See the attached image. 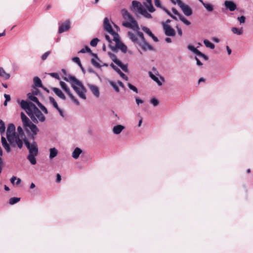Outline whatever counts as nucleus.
I'll use <instances>...</instances> for the list:
<instances>
[{
  "mask_svg": "<svg viewBox=\"0 0 253 253\" xmlns=\"http://www.w3.org/2000/svg\"><path fill=\"white\" fill-rule=\"evenodd\" d=\"M98 42H99V40L97 38L93 39L91 41V42H90V44L92 46H93V47L96 46L97 45Z\"/></svg>",
  "mask_w": 253,
  "mask_h": 253,
  "instance_id": "obj_43",
  "label": "nucleus"
},
{
  "mask_svg": "<svg viewBox=\"0 0 253 253\" xmlns=\"http://www.w3.org/2000/svg\"><path fill=\"white\" fill-rule=\"evenodd\" d=\"M113 25L114 26V28H113L109 19L107 17H106L104 19L103 22L104 29L109 34L111 35L113 38H114L115 35H118L117 32L119 29V27L117 25L114 23Z\"/></svg>",
  "mask_w": 253,
  "mask_h": 253,
  "instance_id": "obj_8",
  "label": "nucleus"
},
{
  "mask_svg": "<svg viewBox=\"0 0 253 253\" xmlns=\"http://www.w3.org/2000/svg\"><path fill=\"white\" fill-rule=\"evenodd\" d=\"M50 54V51H48L46 52H45L42 56V60H45L47 57L49 56V55Z\"/></svg>",
  "mask_w": 253,
  "mask_h": 253,
  "instance_id": "obj_48",
  "label": "nucleus"
},
{
  "mask_svg": "<svg viewBox=\"0 0 253 253\" xmlns=\"http://www.w3.org/2000/svg\"><path fill=\"white\" fill-rule=\"evenodd\" d=\"M155 5L158 7L162 8L163 9V7L161 5V2L160 0H155L154 1Z\"/></svg>",
  "mask_w": 253,
  "mask_h": 253,
  "instance_id": "obj_50",
  "label": "nucleus"
},
{
  "mask_svg": "<svg viewBox=\"0 0 253 253\" xmlns=\"http://www.w3.org/2000/svg\"><path fill=\"white\" fill-rule=\"evenodd\" d=\"M165 34L166 36L169 37H174L176 34V32L173 28H172L169 24L166 23H162Z\"/></svg>",
  "mask_w": 253,
  "mask_h": 253,
  "instance_id": "obj_14",
  "label": "nucleus"
},
{
  "mask_svg": "<svg viewBox=\"0 0 253 253\" xmlns=\"http://www.w3.org/2000/svg\"><path fill=\"white\" fill-rule=\"evenodd\" d=\"M10 77V74L6 72L3 67L0 66V78L4 80H7Z\"/></svg>",
  "mask_w": 253,
  "mask_h": 253,
  "instance_id": "obj_22",
  "label": "nucleus"
},
{
  "mask_svg": "<svg viewBox=\"0 0 253 253\" xmlns=\"http://www.w3.org/2000/svg\"><path fill=\"white\" fill-rule=\"evenodd\" d=\"M226 49L227 51V53L228 55H230L231 54V49L229 48L228 46H226Z\"/></svg>",
  "mask_w": 253,
  "mask_h": 253,
  "instance_id": "obj_57",
  "label": "nucleus"
},
{
  "mask_svg": "<svg viewBox=\"0 0 253 253\" xmlns=\"http://www.w3.org/2000/svg\"><path fill=\"white\" fill-rule=\"evenodd\" d=\"M129 37L131 41L136 45H138L144 51L153 49L152 46L146 42L142 33L137 32V36L128 32Z\"/></svg>",
  "mask_w": 253,
  "mask_h": 253,
  "instance_id": "obj_4",
  "label": "nucleus"
},
{
  "mask_svg": "<svg viewBox=\"0 0 253 253\" xmlns=\"http://www.w3.org/2000/svg\"><path fill=\"white\" fill-rule=\"evenodd\" d=\"M110 57L112 59V60L114 61V62L117 65L118 64H120V61H119L117 57L113 54L109 53Z\"/></svg>",
  "mask_w": 253,
  "mask_h": 253,
  "instance_id": "obj_39",
  "label": "nucleus"
},
{
  "mask_svg": "<svg viewBox=\"0 0 253 253\" xmlns=\"http://www.w3.org/2000/svg\"><path fill=\"white\" fill-rule=\"evenodd\" d=\"M172 11L175 15L178 16L179 19L186 25H190L191 22L186 19L184 16L180 14L175 9H172Z\"/></svg>",
  "mask_w": 253,
  "mask_h": 253,
  "instance_id": "obj_21",
  "label": "nucleus"
},
{
  "mask_svg": "<svg viewBox=\"0 0 253 253\" xmlns=\"http://www.w3.org/2000/svg\"><path fill=\"white\" fill-rule=\"evenodd\" d=\"M49 100L50 103L52 105V106L54 108H55L57 110V111L58 112V113H59L61 117H62V118H64V117H65L64 112L61 108H60L58 106V103L56 101L55 99L52 97H49Z\"/></svg>",
  "mask_w": 253,
  "mask_h": 253,
  "instance_id": "obj_16",
  "label": "nucleus"
},
{
  "mask_svg": "<svg viewBox=\"0 0 253 253\" xmlns=\"http://www.w3.org/2000/svg\"><path fill=\"white\" fill-rule=\"evenodd\" d=\"M4 97L5 98V100L7 101H9L10 100V99H11L10 96L8 94H4Z\"/></svg>",
  "mask_w": 253,
  "mask_h": 253,
  "instance_id": "obj_55",
  "label": "nucleus"
},
{
  "mask_svg": "<svg viewBox=\"0 0 253 253\" xmlns=\"http://www.w3.org/2000/svg\"><path fill=\"white\" fill-rule=\"evenodd\" d=\"M111 66L118 73V74L120 75V77L122 79H124L126 81H127V77L125 74L123 73L119 69L116 68L113 64H111Z\"/></svg>",
  "mask_w": 253,
  "mask_h": 253,
  "instance_id": "obj_29",
  "label": "nucleus"
},
{
  "mask_svg": "<svg viewBox=\"0 0 253 253\" xmlns=\"http://www.w3.org/2000/svg\"><path fill=\"white\" fill-rule=\"evenodd\" d=\"M117 84L118 85H119L120 86H121L122 87L124 88V84H123V83L122 82L118 81L117 82Z\"/></svg>",
  "mask_w": 253,
  "mask_h": 253,
  "instance_id": "obj_59",
  "label": "nucleus"
},
{
  "mask_svg": "<svg viewBox=\"0 0 253 253\" xmlns=\"http://www.w3.org/2000/svg\"><path fill=\"white\" fill-rule=\"evenodd\" d=\"M87 86L91 92L96 98H99L100 97V90L99 87L94 84H88Z\"/></svg>",
  "mask_w": 253,
  "mask_h": 253,
  "instance_id": "obj_18",
  "label": "nucleus"
},
{
  "mask_svg": "<svg viewBox=\"0 0 253 253\" xmlns=\"http://www.w3.org/2000/svg\"><path fill=\"white\" fill-rule=\"evenodd\" d=\"M187 47L189 50H190L193 53H195L196 55H198L199 56H200V57H202L203 59L205 61H207L208 60L209 58L208 56L202 53L201 51L198 50L194 46L192 45H189Z\"/></svg>",
  "mask_w": 253,
  "mask_h": 253,
  "instance_id": "obj_17",
  "label": "nucleus"
},
{
  "mask_svg": "<svg viewBox=\"0 0 253 253\" xmlns=\"http://www.w3.org/2000/svg\"><path fill=\"white\" fill-rule=\"evenodd\" d=\"M224 5L227 9L231 11H233L237 8L236 4L232 1L226 0L224 2Z\"/></svg>",
  "mask_w": 253,
  "mask_h": 253,
  "instance_id": "obj_20",
  "label": "nucleus"
},
{
  "mask_svg": "<svg viewBox=\"0 0 253 253\" xmlns=\"http://www.w3.org/2000/svg\"><path fill=\"white\" fill-rule=\"evenodd\" d=\"M64 80L71 83L72 87L81 99H86V90L81 82L75 77L70 75L65 77Z\"/></svg>",
  "mask_w": 253,
  "mask_h": 253,
  "instance_id": "obj_3",
  "label": "nucleus"
},
{
  "mask_svg": "<svg viewBox=\"0 0 253 253\" xmlns=\"http://www.w3.org/2000/svg\"><path fill=\"white\" fill-rule=\"evenodd\" d=\"M5 130V124L3 121L0 120V133L1 135V137L3 136V134H4Z\"/></svg>",
  "mask_w": 253,
  "mask_h": 253,
  "instance_id": "obj_34",
  "label": "nucleus"
},
{
  "mask_svg": "<svg viewBox=\"0 0 253 253\" xmlns=\"http://www.w3.org/2000/svg\"><path fill=\"white\" fill-rule=\"evenodd\" d=\"M150 102L154 106H157L159 104V101L156 98H152L150 99Z\"/></svg>",
  "mask_w": 253,
  "mask_h": 253,
  "instance_id": "obj_40",
  "label": "nucleus"
},
{
  "mask_svg": "<svg viewBox=\"0 0 253 253\" xmlns=\"http://www.w3.org/2000/svg\"><path fill=\"white\" fill-rule=\"evenodd\" d=\"M117 65L120 67L124 71L126 72L128 71L127 66L126 65H123L121 61L120 64H118Z\"/></svg>",
  "mask_w": 253,
  "mask_h": 253,
  "instance_id": "obj_45",
  "label": "nucleus"
},
{
  "mask_svg": "<svg viewBox=\"0 0 253 253\" xmlns=\"http://www.w3.org/2000/svg\"><path fill=\"white\" fill-rule=\"evenodd\" d=\"M38 155H34L32 154H28L27 156V159L29 160L30 163L32 165H35L37 163V160L36 159V157Z\"/></svg>",
  "mask_w": 253,
  "mask_h": 253,
  "instance_id": "obj_31",
  "label": "nucleus"
},
{
  "mask_svg": "<svg viewBox=\"0 0 253 253\" xmlns=\"http://www.w3.org/2000/svg\"><path fill=\"white\" fill-rule=\"evenodd\" d=\"M113 41L116 43V47L120 49L124 53L127 51V47L124 44L121 42L119 35H115L113 38Z\"/></svg>",
  "mask_w": 253,
  "mask_h": 253,
  "instance_id": "obj_15",
  "label": "nucleus"
},
{
  "mask_svg": "<svg viewBox=\"0 0 253 253\" xmlns=\"http://www.w3.org/2000/svg\"><path fill=\"white\" fill-rule=\"evenodd\" d=\"M132 9L138 14H140L146 18H151V15L148 12L147 10L145 9L140 2L137 1H132Z\"/></svg>",
  "mask_w": 253,
  "mask_h": 253,
  "instance_id": "obj_7",
  "label": "nucleus"
},
{
  "mask_svg": "<svg viewBox=\"0 0 253 253\" xmlns=\"http://www.w3.org/2000/svg\"><path fill=\"white\" fill-rule=\"evenodd\" d=\"M20 105L34 122H43L45 121L44 116L32 103L22 100L20 102Z\"/></svg>",
  "mask_w": 253,
  "mask_h": 253,
  "instance_id": "obj_2",
  "label": "nucleus"
},
{
  "mask_svg": "<svg viewBox=\"0 0 253 253\" xmlns=\"http://www.w3.org/2000/svg\"><path fill=\"white\" fill-rule=\"evenodd\" d=\"M37 94L36 91L32 92H30L27 94L28 98L33 102H35L37 104V105L41 108V109L44 112L45 114H47L48 112L46 108L42 106V104L39 101L38 99L36 96V95Z\"/></svg>",
  "mask_w": 253,
  "mask_h": 253,
  "instance_id": "obj_10",
  "label": "nucleus"
},
{
  "mask_svg": "<svg viewBox=\"0 0 253 253\" xmlns=\"http://www.w3.org/2000/svg\"><path fill=\"white\" fill-rule=\"evenodd\" d=\"M212 40L216 42H219V40L216 38H213Z\"/></svg>",
  "mask_w": 253,
  "mask_h": 253,
  "instance_id": "obj_63",
  "label": "nucleus"
},
{
  "mask_svg": "<svg viewBox=\"0 0 253 253\" xmlns=\"http://www.w3.org/2000/svg\"><path fill=\"white\" fill-rule=\"evenodd\" d=\"M51 89L54 92V93L60 98L64 100L66 99V97L65 95L59 88L56 87H53Z\"/></svg>",
  "mask_w": 253,
  "mask_h": 253,
  "instance_id": "obj_25",
  "label": "nucleus"
},
{
  "mask_svg": "<svg viewBox=\"0 0 253 253\" xmlns=\"http://www.w3.org/2000/svg\"><path fill=\"white\" fill-rule=\"evenodd\" d=\"M58 154V150L55 148H52L49 149V158L52 159Z\"/></svg>",
  "mask_w": 253,
  "mask_h": 253,
  "instance_id": "obj_30",
  "label": "nucleus"
},
{
  "mask_svg": "<svg viewBox=\"0 0 253 253\" xmlns=\"http://www.w3.org/2000/svg\"><path fill=\"white\" fill-rule=\"evenodd\" d=\"M70 28V22L69 20H66L63 23L61 26H59L58 29V32L62 33L65 32Z\"/></svg>",
  "mask_w": 253,
  "mask_h": 253,
  "instance_id": "obj_19",
  "label": "nucleus"
},
{
  "mask_svg": "<svg viewBox=\"0 0 253 253\" xmlns=\"http://www.w3.org/2000/svg\"><path fill=\"white\" fill-rule=\"evenodd\" d=\"M142 30L149 36L151 37L154 42H157L158 41V38L153 35L149 28L146 27H142Z\"/></svg>",
  "mask_w": 253,
  "mask_h": 253,
  "instance_id": "obj_26",
  "label": "nucleus"
},
{
  "mask_svg": "<svg viewBox=\"0 0 253 253\" xmlns=\"http://www.w3.org/2000/svg\"><path fill=\"white\" fill-rule=\"evenodd\" d=\"M144 5L150 12H153L155 11V9L152 5L151 0H146V2L144 3Z\"/></svg>",
  "mask_w": 253,
  "mask_h": 253,
  "instance_id": "obj_28",
  "label": "nucleus"
},
{
  "mask_svg": "<svg viewBox=\"0 0 253 253\" xmlns=\"http://www.w3.org/2000/svg\"><path fill=\"white\" fill-rule=\"evenodd\" d=\"M83 153V150L79 147H76L72 153V157L74 159H78L80 155Z\"/></svg>",
  "mask_w": 253,
  "mask_h": 253,
  "instance_id": "obj_27",
  "label": "nucleus"
},
{
  "mask_svg": "<svg viewBox=\"0 0 253 253\" xmlns=\"http://www.w3.org/2000/svg\"><path fill=\"white\" fill-rule=\"evenodd\" d=\"M232 32L237 35H241L243 33V28H237L236 27H233L231 29Z\"/></svg>",
  "mask_w": 253,
  "mask_h": 253,
  "instance_id": "obj_32",
  "label": "nucleus"
},
{
  "mask_svg": "<svg viewBox=\"0 0 253 253\" xmlns=\"http://www.w3.org/2000/svg\"><path fill=\"white\" fill-rule=\"evenodd\" d=\"M105 39H106L107 41H108V42H111V39L110 38L108 35H105Z\"/></svg>",
  "mask_w": 253,
  "mask_h": 253,
  "instance_id": "obj_60",
  "label": "nucleus"
},
{
  "mask_svg": "<svg viewBox=\"0 0 253 253\" xmlns=\"http://www.w3.org/2000/svg\"><path fill=\"white\" fill-rule=\"evenodd\" d=\"M21 119L26 132L34 137L39 131L38 127L30 121L23 112L21 113Z\"/></svg>",
  "mask_w": 253,
  "mask_h": 253,
  "instance_id": "obj_5",
  "label": "nucleus"
},
{
  "mask_svg": "<svg viewBox=\"0 0 253 253\" xmlns=\"http://www.w3.org/2000/svg\"><path fill=\"white\" fill-rule=\"evenodd\" d=\"M35 187V185L34 183H32L30 185V188L31 189H33Z\"/></svg>",
  "mask_w": 253,
  "mask_h": 253,
  "instance_id": "obj_64",
  "label": "nucleus"
},
{
  "mask_svg": "<svg viewBox=\"0 0 253 253\" xmlns=\"http://www.w3.org/2000/svg\"><path fill=\"white\" fill-rule=\"evenodd\" d=\"M61 180V175L59 174H57L56 175V181L58 182H59Z\"/></svg>",
  "mask_w": 253,
  "mask_h": 253,
  "instance_id": "obj_56",
  "label": "nucleus"
},
{
  "mask_svg": "<svg viewBox=\"0 0 253 253\" xmlns=\"http://www.w3.org/2000/svg\"><path fill=\"white\" fill-rule=\"evenodd\" d=\"M20 198L12 197V198H10V199L9 200V203L10 205H14V204L19 202L20 201Z\"/></svg>",
  "mask_w": 253,
  "mask_h": 253,
  "instance_id": "obj_36",
  "label": "nucleus"
},
{
  "mask_svg": "<svg viewBox=\"0 0 253 253\" xmlns=\"http://www.w3.org/2000/svg\"><path fill=\"white\" fill-rule=\"evenodd\" d=\"M110 84L113 87V88L115 89V90L117 92H119L120 89L119 87H118V85L116 83L113 81H110L109 82Z\"/></svg>",
  "mask_w": 253,
  "mask_h": 253,
  "instance_id": "obj_41",
  "label": "nucleus"
},
{
  "mask_svg": "<svg viewBox=\"0 0 253 253\" xmlns=\"http://www.w3.org/2000/svg\"><path fill=\"white\" fill-rule=\"evenodd\" d=\"M34 83L35 85L37 87H41L42 86L41 80L38 77H35L34 78Z\"/></svg>",
  "mask_w": 253,
  "mask_h": 253,
  "instance_id": "obj_37",
  "label": "nucleus"
},
{
  "mask_svg": "<svg viewBox=\"0 0 253 253\" xmlns=\"http://www.w3.org/2000/svg\"><path fill=\"white\" fill-rule=\"evenodd\" d=\"M3 166V161L2 158L0 157V173L1 172L2 168Z\"/></svg>",
  "mask_w": 253,
  "mask_h": 253,
  "instance_id": "obj_51",
  "label": "nucleus"
},
{
  "mask_svg": "<svg viewBox=\"0 0 253 253\" xmlns=\"http://www.w3.org/2000/svg\"><path fill=\"white\" fill-rule=\"evenodd\" d=\"M163 9L170 16V15H171V14L170 13L169 11L167 9H166L165 7L163 8Z\"/></svg>",
  "mask_w": 253,
  "mask_h": 253,
  "instance_id": "obj_62",
  "label": "nucleus"
},
{
  "mask_svg": "<svg viewBox=\"0 0 253 253\" xmlns=\"http://www.w3.org/2000/svg\"><path fill=\"white\" fill-rule=\"evenodd\" d=\"M17 130V133L15 132L14 125L9 124L6 131V139L4 136L1 137L2 146L7 153L11 152V147L21 149L23 147L24 141L27 139L21 126H18Z\"/></svg>",
  "mask_w": 253,
  "mask_h": 253,
  "instance_id": "obj_1",
  "label": "nucleus"
},
{
  "mask_svg": "<svg viewBox=\"0 0 253 253\" xmlns=\"http://www.w3.org/2000/svg\"><path fill=\"white\" fill-rule=\"evenodd\" d=\"M125 126L121 125L115 126L112 129V132L114 134H119L125 129Z\"/></svg>",
  "mask_w": 253,
  "mask_h": 253,
  "instance_id": "obj_24",
  "label": "nucleus"
},
{
  "mask_svg": "<svg viewBox=\"0 0 253 253\" xmlns=\"http://www.w3.org/2000/svg\"><path fill=\"white\" fill-rule=\"evenodd\" d=\"M176 28L177 30L178 34L180 36H181L182 35V31L181 29L178 26H177V25L176 26Z\"/></svg>",
  "mask_w": 253,
  "mask_h": 253,
  "instance_id": "obj_52",
  "label": "nucleus"
},
{
  "mask_svg": "<svg viewBox=\"0 0 253 253\" xmlns=\"http://www.w3.org/2000/svg\"><path fill=\"white\" fill-rule=\"evenodd\" d=\"M16 182L15 184H16V185H19L21 183V180L19 178H17L16 177Z\"/></svg>",
  "mask_w": 253,
  "mask_h": 253,
  "instance_id": "obj_58",
  "label": "nucleus"
},
{
  "mask_svg": "<svg viewBox=\"0 0 253 253\" xmlns=\"http://www.w3.org/2000/svg\"><path fill=\"white\" fill-rule=\"evenodd\" d=\"M91 54L93 56V58L91 59V62L92 64L96 67L99 68L101 67L100 65V60L98 58L96 54L91 53Z\"/></svg>",
  "mask_w": 253,
  "mask_h": 253,
  "instance_id": "obj_23",
  "label": "nucleus"
},
{
  "mask_svg": "<svg viewBox=\"0 0 253 253\" xmlns=\"http://www.w3.org/2000/svg\"><path fill=\"white\" fill-rule=\"evenodd\" d=\"M127 86L130 89L132 90L136 93H138V89L135 86H134L133 85L131 84L130 83H128L127 84Z\"/></svg>",
  "mask_w": 253,
  "mask_h": 253,
  "instance_id": "obj_44",
  "label": "nucleus"
},
{
  "mask_svg": "<svg viewBox=\"0 0 253 253\" xmlns=\"http://www.w3.org/2000/svg\"><path fill=\"white\" fill-rule=\"evenodd\" d=\"M170 0L172 3L177 4L185 15L190 16L192 14L193 12L191 7L189 5L183 3L181 0Z\"/></svg>",
  "mask_w": 253,
  "mask_h": 253,
  "instance_id": "obj_9",
  "label": "nucleus"
},
{
  "mask_svg": "<svg viewBox=\"0 0 253 253\" xmlns=\"http://www.w3.org/2000/svg\"><path fill=\"white\" fill-rule=\"evenodd\" d=\"M24 143L29 150V154L38 155V147L37 143L35 142L34 141L32 143H30L28 139H27L24 141Z\"/></svg>",
  "mask_w": 253,
  "mask_h": 253,
  "instance_id": "obj_11",
  "label": "nucleus"
},
{
  "mask_svg": "<svg viewBox=\"0 0 253 253\" xmlns=\"http://www.w3.org/2000/svg\"><path fill=\"white\" fill-rule=\"evenodd\" d=\"M149 77L155 81L159 86H161L163 84V82H165L164 78L161 76L156 72L155 73H153L151 72H149Z\"/></svg>",
  "mask_w": 253,
  "mask_h": 253,
  "instance_id": "obj_13",
  "label": "nucleus"
},
{
  "mask_svg": "<svg viewBox=\"0 0 253 253\" xmlns=\"http://www.w3.org/2000/svg\"><path fill=\"white\" fill-rule=\"evenodd\" d=\"M85 52H89L90 53H91L90 49L88 46H86L84 48H82L80 51L78 52V53H84Z\"/></svg>",
  "mask_w": 253,
  "mask_h": 253,
  "instance_id": "obj_42",
  "label": "nucleus"
},
{
  "mask_svg": "<svg viewBox=\"0 0 253 253\" xmlns=\"http://www.w3.org/2000/svg\"><path fill=\"white\" fill-rule=\"evenodd\" d=\"M72 61L75 63H77L80 67L82 69V70H84L83 67L82 65V64L80 61V59L79 57H76L72 58Z\"/></svg>",
  "mask_w": 253,
  "mask_h": 253,
  "instance_id": "obj_38",
  "label": "nucleus"
},
{
  "mask_svg": "<svg viewBox=\"0 0 253 253\" xmlns=\"http://www.w3.org/2000/svg\"><path fill=\"white\" fill-rule=\"evenodd\" d=\"M60 85L61 87L64 90V91L69 95V96L73 100V101L77 105L79 106L80 105L79 101L74 96L73 94L70 91V89L67 85V84L64 82L61 81L60 82Z\"/></svg>",
  "mask_w": 253,
  "mask_h": 253,
  "instance_id": "obj_12",
  "label": "nucleus"
},
{
  "mask_svg": "<svg viewBox=\"0 0 253 253\" xmlns=\"http://www.w3.org/2000/svg\"><path fill=\"white\" fill-rule=\"evenodd\" d=\"M203 42H204V44L205 45V46L207 47L210 48L211 49H213L214 48V47H215L214 44L213 43H212V42H211L210 41H209L208 40H204Z\"/></svg>",
  "mask_w": 253,
  "mask_h": 253,
  "instance_id": "obj_33",
  "label": "nucleus"
},
{
  "mask_svg": "<svg viewBox=\"0 0 253 253\" xmlns=\"http://www.w3.org/2000/svg\"><path fill=\"white\" fill-rule=\"evenodd\" d=\"M135 100H136V102L138 105H139L140 104L143 103V101L141 99H140L137 97L135 98Z\"/></svg>",
  "mask_w": 253,
  "mask_h": 253,
  "instance_id": "obj_53",
  "label": "nucleus"
},
{
  "mask_svg": "<svg viewBox=\"0 0 253 253\" xmlns=\"http://www.w3.org/2000/svg\"><path fill=\"white\" fill-rule=\"evenodd\" d=\"M238 21L240 24H244L245 22L246 18L244 16H241L237 18Z\"/></svg>",
  "mask_w": 253,
  "mask_h": 253,
  "instance_id": "obj_46",
  "label": "nucleus"
},
{
  "mask_svg": "<svg viewBox=\"0 0 253 253\" xmlns=\"http://www.w3.org/2000/svg\"><path fill=\"white\" fill-rule=\"evenodd\" d=\"M16 177L13 176L10 179L11 183L13 184H15V181H16Z\"/></svg>",
  "mask_w": 253,
  "mask_h": 253,
  "instance_id": "obj_54",
  "label": "nucleus"
},
{
  "mask_svg": "<svg viewBox=\"0 0 253 253\" xmlns=\"http://www.w3.org/2000/svg\"><path fill=\"white\" fill-rule=\"evenodd\" d=\"M200 58H203L200 57V56H199L198 55L195 56V59L196 60L197 65L199 66H201L203 65V63L201 62V61L200 60Z\"/></svg>",
  "mask_w": 253,
  "mask_h": 253,
  "instance_id": "obj_47",
  "label": "nucleus"
},
{
  "mask_svg": "<svg viewBox=\"0 0 253 253\" xmlns=\"http://www.w3.org/2000/svg\"><path fill=\"white\" fill-rule=\"evenodd\" d=\"M203 6L205 7V8L207 9V11L209 12H211L213 10V5L210 3H203Z\"/></svg>",
  "mask_w": 253,
  "mask_h": 253,
  "instance_id": "obj_35",
  "label": "nucleus"
},
{
  "mask_svg": "<svg viewBox=\"0 0 253 253\" xmlns=\"http://www.w3.org/2000/svg\"><path fill=\"white\" fill-rule=\"evenodd\" d=\"M122 14L125 20L123 23V25L126 27L137 31L139 29L137 22L134 18L126 9L122 10Z\"/></svg>",
  "mask_w": 253,
  "mask_h": 253,
  "instance_id": "obj_6",
  "label": "nucleus"
},
{
  "mask_svg": "<svg viewBox=\"0 0 253 253\" xmlns=\"http://www.w3.org/2000/svg\"><path fill=\"white\" fill-rule=\"evenodd\" d=\"M165 41L168 42V43H170L171 42V40L170 38H167L166 39H165Z\"/></svg>",
  "mask_w": 253,
  "mask_h": 253,
  "instance_id": "obj_61",
  "label": "nucleus"
},
{
  "mask_svg": "<svg viewBox=\"0 0 253 253\" xmlns=\"http://www.w3.org/2000/svg\"><path fill=\"white\" fill-rule=\"evenodd\" d=\"M49 75L53 78H54L58 80L60 79L59 76L58 74L57 73H49Z\"/></svg>",
  "mask_w": 253,
  "mask_h": 253,
  "instance_id": "obj_49",
  "label": "nucleus"
}]
</instances>
